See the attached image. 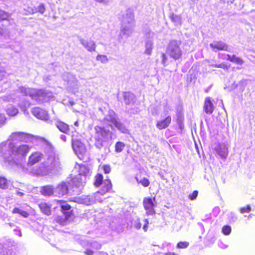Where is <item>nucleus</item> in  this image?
<instances>
[{"instance_id":"1","label":"nucleus","mask_w":255,"mask_h":255,"mask_svg":"<svg viewBox=\"0 0 255 255\" xmlns=\"http://www.w3.org/2000/svg\"><path fill=\"white\" fill-rule=\"evenodd\" d=\"M57 203L60 205L61 212L63 214L64 217L58 216L55 219L56 223L64 226L67 224V222L73 221L75 218L74 212L72 209L71 206L68 203L67 201L64 200H57Z\"/></svg>"},{"instance_id":"2","label":"nucleus","mask_w":255,"mask_h":255,"mask_svg":"<svg viewBox=\"0 0 255 255\" xmlns=\"http://www.w3.org/2000/svg\"><path fill=\"white\" fill-rule=\"evenodd\" d=\"M8 148L9 149L8 156H3L4 161L8 163L14 161L16 157L25 156L30 150V147L26 144H21L16 146L12 142L9 143Z\"/></svg>"},{"instance_id":"3","label":"nucleus","mask_w":255,"mask_h":255,"mask_svg":"<svg viewBox=\"0 0 255 255\" xmlns=\"http://www.w3.org/2000/svg\"><path fill=\"white\" fill-rule=\"evenodd\" d=\"M80 169L83 172L82 173L80 172L78 175L75 176L68 181L70 189H72L73 191L76 189L83 186L84 180H85L86 174L88 172V170L84 165L80 166Z\"/></svg>"},{"instance_id":"4","label":"nucleus","mask_w":255,"mask_h":255,"mask_svg":"<svg viewBox=\"0 0 255 255\" xmlns=\"http://www.w3.org/2000/svg\"><path fill=\"white\" fill-rule=\"evenodd\" d=\"M72 146L79 158L83 160L87 155V149L86 145L80 139H72Z\"/></svg>"},{"instance_id":"5","label":"nucleus","mask_w":255,"mask_h":255,"mask_svg":"<svg viewBox=\"0 0 255 255\" xmlns=\"http://www.w3.org/2000/svg\"><path fill=\"white\" fill-rule=\"evenodd\" d=\"M143 206L147 215H154L155 214L154 207L156 206L155 197L153 198L148 197L143 199Z\"/></svg>"},{"instance_id":"6","label":"nucleus","mask_w":255,"mask_h":255,"mask_svg":"<svg viewBox=\"0 0 255 255\" xmlns=\"http://www.w3.org/2000/svg\"><path fill=\"white\" fill-rule=\"evenodd\" d=\"M46 96L47 94L44 90L32 88L29 97L34 100L43 101Z\"/></svg>"},{"instance_id":"7","label":"nucleus","mask_w":255,"mask_h":255,"mask_svg":"<svg viewBox=\"0 0 255 255\" xmlns=\"http://www.w3.org/2000/svg\"><path fill=\"white\" fill-rule=\"evenodd\" d=\"M210 46L215 52L219 51H230L229 45L222 41H214L210 44Z\"/></svg>"},{"instance_id":"8","label":"nucleus","mask_w":255,"mask_h":255,"mask_svg":"<svg viewBox=\"0 0 255 255\" xmlns=\"http://www.w3.org/2000/svg\"><path fill=\"white\" fill-rule=\"evenodd\" d=\"M43 158V154L39 151L32 152L29 156L27 164L28 166H32L33 165L40 162Z\"/></svg>"},{"instance_id":"9","label":"nucleus","mask_w":255,"mask_h":255,"mask_svg":"<svg viewBox=\"0 0 255 255\" xmlns=\"http://www.w3.org/2000/svg\"><path fill=\"white\" fill-rule=\"evenodd\" d=\"M168 50L170 56L175 60L178 59L181 57L182 52L177 44L171 45Z\"/></svg>"},{"instance_id":"10","label":"nucleus","mask_w":255,"mask_h":255,"mask_svg":"<svg viewBox=\"0 0 255 255\" xmlns=\"http://www.w3.org/2000/svg\"><path fill=\"white\" fill-rule=\"evenodd\" d=\"M215 110V107L213 104V100L210 97L205 98L203 106V110L206 114H212Z\"/></svg>"},{"instance_id":"11","label":"nucleus","mask_w":255,"mask_h":255,"mask_svg":"<svg viewBox=\"0 0 255 255\" xmlns=\"http://www.w3.org/2000/svg\"><path fill=\"white\" fill-rule=\"evenodd\" d=\"M171 117L168 116L164 119L158 121L156 124V127L159 130H162L168 128L171 123Z\"/></svg>"},{"instance_id":"12","label":"nucleus","mask_w":255,"mask_h":255,"mask_svg":"<svg viewBox=\"0 0 255 255\" xmlns=\"http://www.w3.org/2000/svg\"><path fill=\"white\" fill-rule=\"evenodd\" d=\"M38 207L42 214L47 216L51 215L52 205L51 204L45 202H42L38 204Z\"/></svg>"},{"instance_id":"13","label":"nucleus","mask_w":255,"mask_h":255,"mask_svg":"<svg viewBox=\"0 0 255 255\" xmlns=\"http://www.w3.org/2000/svg\"><path fill=\"white\" fill-rule=\"evenodd\" d=\"M70 189V187L68 181L61 182L57 187L58 194L62 196L67 194Z\"/></svg>"},{"instance_id":"14","label":"nucleus","mask_w":255,"mask_h":255,"mask_svg":"<svg viewBox=\"0 0 255 255\" xmlns=\"http://www.w3.org/2000/svg\"><path fill=\"white\" fill-rule=\"evenodd\" d=\"M96 134L99 137H104L108 135L110 130L106 129L103 127L96 126L95 127Z\"/></svg>"},{"instance_id":"15","label":"nucleus","mask_w":255,"mask_h":255,"mask_svg":"<svg viewBox=\"0 0 255 255\" xmlns=\"http://www.w3.org/2000/svg\"><path fill=\"white\" fill-rule=\"evenodd\" d=\"M56 126L62 132L67 134L70 132V128L68 125L61 121H58Z\"/></svg>"},{"instance_id":"16","label":"nucleus","mask_w":255,"mask_h":255,"mask_svg":"<svg viewBox=\"0 0 255 255\" xmlns=\"http://www.w3.org/2000/svg\"><path fill=\"white\" fill-rule=\"evenodd\" d=\"M40 193L43 196H50L54 194V189L50 185L44 186L41 187Z\"/></svg>"},{"instance_id":"17","label":"nucleus","mask_w":255,"mask_h":255,"mask_svg":"<svg viewBox=\"0 0 255 255\" xmlns=\"http://www.w3.org/2000/svg\"><path fill=\"white\" fill-rule=\"evenodd\" d=\"M123 98L125 103L127 105H128L133 102L135 96L132 93L129 92H125L123 93Z\"/></svg>"},{"instance_id":"18","label":"nucleus","mask_w":255,"mask_h":255,"mask_svg":"<svg viewBox=\"0 0 255 255\" xmlns=\"http://www.w3.org/2000/svg\"><path fill=\"white\" fill-rule=\"evenodd\" d=\"M32 113L36 118L41 120L45 119L46 118L45 112L38 108H34L32 111Z\"/></svg>"},{"instance_id":"19","label":"nucleus","mask_w":255,"mask_h":255,"mask_svg":"<svg viewBox=\"0 0 255 255\" xmlns=\"http://www.w3.org/2000/svg\"><path fill=\"white\" fill-rule=\"evenodd\" d=\"M227 56L228 60L236 64L242 65L244 63V61L241 58L237 57L235 54H233L232 56L229 54H227Z\"/></svg>"},{"instance_id":"20","label":"nucleus","mask_w":255,"mask_h":255,"mask_svg":"<svg viewBox=\"0 0 255 255\" xmlns=\"http://www.w3.org/2000/svg\"><path fill=\"white\" fill-rule=\"evenodd\" d=\"M81 203L86 205H90L93 203L92 198L90 195H83L80 198Z\"/></svg>"},{"instance_id":"21","label":"nucleus","mask_w":255,"mask_h":255,"mask_svg":"<svg viewBox=\"0 0 255 255\" xmlns=\"http://www.w3.org/2000/svg\"><path fill=\"white\" fill-rule=\"evenodd\" d=\"M95 178L94 185L97 187L100 186L103 182V176L102 174L101 173L97 174Z\"/></svg>"},{"instance_id":"22","label":"nucleus","mask_w":255,"mask_h":255,"mask_svg":"<svg viewBox=\"0 0 255 255\" xmlns=\"http://www.w3.org/2000/svg\"><path fill=\"white\" fill-rule=\"evenodd\" d=\"M12 213L13 214H19L21 216L27 218L29 216V213L25 211H22L19 208L15 207L12 210Z\"/></svg>"},{"instance_id":"23","label":"nucleus","mask_w":255,"mask_h":255,"mask_svg":"<svg viewBox=\"0 0 255 255\" xmlns=\"http://www.w3.org/2000/svg\"><path fill=\"white\" fill-rule=\"evenodd\" d=\"M125 144L122 141H117L115 145V150L116 152L120 153L124 149Z\"/></svg>"},{"instance_id":"24","label":"nucleus","mask_w":255,"mask_h":255,"mask_svg":"<svg viewBox=\"0 0 255 255\" xmlns=\"http://www.w3.org/2000/svg\"><path fill=\"white\" fill-rule=\"evenodd\" d=\"M112 188V184L110 179L107 178L104 182L103 186V190L105 192L109 191Z\"/></svg>"},{"instance_id":"25","label":"nucleus","mask_w":255,"mask_h":255,"mask_svg":"<svg viewBox=\"0 0 255 255\" xmlns=\"http://www.w3.org/2000/svg\"><path fill=\"white\" fill-rule=\"evenodd\" d=\"M32 89L21 87L19 89V91L23 96H30Z\"/></svg>"},{"instance_id":"26","label":"nucleus","mask_w":255,"mask_h":255,"mask_svg":"<svg viewBox=\"0 0 255 255\" xmlns=\"http://www.w3.org/2000/svg\"><path fill=\"white\" fill-rule=\"evenodd\" d=\"M8 181L4 177L0 176V188L2 189H7L8 187Z\"/></svg>"},{"instance_id":"27","label":"nucleus","mask_w":255,"mask_h":255,"mask_svg":"<svg viewBox=\"0 0 255 255\" xmlns=\"http://www.w3.org/2000/svg\"><path fill=\"white\" fill-rule=\"evenodd\" d=\"M136 180L138 182L140 183L144 187H148L150 184V181L147 178L143 177L141 180H138L137 178Z\"/></svg>"},{"instance_id":"28","label":"nucleus","mask_w":255,"mask_h":255,"mask_svg":"<svg viewBox=\"0 0 255 255\" xmlns=\"http://www.w3.org/2000/svg\"><path fill=\"white\" fill-rule=\"evenodd\" d=\"M212 66L214 68H221L224 70H228L230 67V65L226 63L223 62L219 64H213Z\"/></svg>"},{"instance_id":"29","label":"nucleus","mask_w":255,"mask_h":255,"mask_svg":"<svg viewBox=\"0 0 255 255\" xmlns=\"http://www.w3.org/2000/svg\"><path fill=\"white\" fill-rule=\"evenodd\" d=\"M7 113L10 116H14L18 113L17 109L13 107L7 109Z\"/></svg>"},{"instance_id":"30","label":"nucleus","mask_w":255,"mask_h":255,"mask_svg":"<svg viewBox=\"0 0 255 255\" xmlns=\"http://www.w3.org/2000/svg\"><path fill=\"white\" fill-rule=\"evenodd\" d=\"M96 59L103 63H105L108 61V58L105 55L98 54L96 57Z\"/></svg>"},{"instance_id":"31","label":"nucleus","mask_w":255,"mask_h":255,"mask_svg":"<svg viewBox=\"0 0 255 255\" xmlns=\"http://www.w3.org/2000/svg\"><path fill=\"white\" fill-rule=\"evenodd\" d=\"M189 246V243L186 241L179 242L176 247L178 249H186Z\"/></svg>"},{"instance_id":"32","label":"nucleus","mask_w":255,"mask_h":255,"mask_svg":"<svg viewBox=\"0 0 255 255\" xmlns=\"http://www.w3.org/2000/svg\"><path fill=\"white\" fill-rule=\"evenodd\" d=\"M222 232L225 235H229L231 232V227L229 225L224 226L222 229Z\"/></svg>"},{"instance_id":"33","label":"nucleus","mask_w":255,"mask_h":255,"mask_svg":"<svg viewBox=\"0 0 255 255\" xmlns=\"http://www.w3.org/2000/svg\"><path fill=\"white\" fill-rule=\"evenodd\" d=\"M85 47L89 51L92 52L95 51L96 45L94 42H90L89 43H87V44L85 45Z\"/></svg>"},{"instance_id":"34","label":"nucleus","mask_w":255,"mask_h":255,"mask_svg":"<svg viewBox=\"0 0 255 255\" xmlns=\"http://www.w3.org/2000/svg\"><path fill=\"white\" fill-rule=\"evenodd\" d=\"M240 212L242 214H244L245 213H249L251 211V207L250 205H248L246 207H243L240 209Z\"/></svg>"},{"instance_id":"35","label":"nucleus","mask_w":255,"mask_h":255,"mask_svg":"<svg viewBox=\"0 0 255 255\" xmlns=\"http://www.w3.org/2000/svg\"><path fill=\"white\" fill-rule=\"evenodd\" d=\"M8 14L3 11H0V21L8 19Z\"/></svg>"},{"instance_id":"36","label":"nucleus","mask_w":255,"mask_h":255,"mask_svg":"<svg viewBox=\"0 0 255 255\" xmlns=\"http://www.w3.org/2000/svg\"><path fill=\"white\" fill-rule=\"evenodd\" d=\"M198 195V191L195 190L191 194H190L188 195V198L191 200H194L197 198Z\"/></svg>"},{"instance_id":"37","label":"nucleus","mask_w":255,"mask_h":255,"mask_svg":"<svg viewBox=\"0 0 255 255\" xmlns=\"http://www.w3.org/2000/svg\"><path fill=\"white\" fill-rule=\"evenodd\" d=\"M45 11V8L43 4H39L37 8L36 12H39L41 14H43L44 13Z\"/></svg>"},{"instance_id":"38","label":"nucleus","mask_w":255,"mask_h":255,"mask_svg":"<svg viewBox=\"0 0 255 255\" xmlns=\"http://www.w3.org/2000/svg\"><path fill=\"white\" fill-rule=\"evenodd\" d=\"M102 168L106 174H108L111 171V168L110 165L106 164L102 166Z\"/></svg>"},{"instance_id":"39","label":"nucleus","mask_w":255,"mask_h":255,"mask_svg":"<svg viewBox=\"0 0 255 255\" xmlns=\"http://www.w3.org/2000/svg\"><path fill=\"white\" fill-rule=\"evenodd\" d=\"M6 122V118L4 114H0V128L3 126Z\"/></svg>"},{"instance_id":"40","label":"nucleus","mask_w":255,"mask_h":255,"mask_svg":"<svg viewBox=\"0 0 255 255\" xmlns=\"http://www.w3.org/2000/svg\"><path fill=\"white\" fill-rule=\"evenodd\" d=\"M144 225L143 226V229L145 232H146L148 229V221L147 219H144L143 220Z\"/></svg>"},{"instance_id":"41","label":"nucleus","mask_w":255,"mask_h":255,"mask_svg":"<svg viewBox=\"0 0 255 255\" xmlns=\"http://www.w3.org/2000/svg\"><path fill=\"white\" fill-rule=\"evenodd\" d=\"M116 127L119 129L121 130L123 128V125L120 122L118 121L116 124L114 125Z\"/></svg>"},{"instance_id":"42","label":"nucleus","mask_w":255,"mask_h":255,"mask_svg":"<svg viewBox=\"0 0 255 255\" xmlns=\"http://www.w3.org/2000/svg\"><path fill=\"white\" fill-rule=\"evenodd\" d=\"M134 227L138 230L141 228V224L139 220H137L134 224Z\"/></svg>"},{"instance_id":"43","label":"nucleus","mask_w":255,"mask_h":255,"mask_svg":"<svg viewBox=\"0 0 255 255\" xmlns=\"http://www.w3.org/2000/svg\"><path fill=\"white\" fill-rule=\"evenodd\" d=\"M24 134L23 132L16 131L12 133V135L14 136H21Z\"/></svg>"},{"instance_id":"44","label":"nucleus","mask_w":255,"mask_h":255,"mask_svg":"<svg viewBox=\"0 0 255 255\" xmlns=\"http://www.w3.org/2000/svg\"><path fill=\"white\" fill-rule=\"evenodd\" d=\"M151 50H152L151 45H149V47H146L145 53H147V54H150Z\"/></svg>"},{"instance_id":"45","label":"nucleus","mask_w":255,"mask_h":255,"mask_svg":"<svg viewBox=\"0 0 255 255\" xmlns=\"http://www.w3.org/2000/svg\"><path fill=\"white\" fill-rule=\"evenodd\" d=\"M162 61L163 63H165L166 62L167 58L165 53H162Z\"/></svg>"},{"instance_id":"46","label":"nucleus","mask_w":255,"mask_h":255,"mask_svg":"<svg viewBox=\"0 0 255 255\" xmlns=\"http://www.w3.org/2000/svg\"><path fill=\"white\" fill-rule=\"evenodd\" d=\"M85 253L87 255H93V252L90 250H87V251L85 252Z\"/></svg>"},{"instance_id":"47","label":"nucleus","mask_w":255,"mask_h":255,"mask_svg":"<svg viewBox=\"0 0 255 255\" xmlns=\"http://www.w3.org/2000/svg\"><path fill=\"white\" fill-rule=\"evenodd\" d=\"M110 122L114 124V125H115L116 123L118 122V121L116 119L113 118L110 120Z\"/></svg>"},{"instance_id":"48","label":"nucleus","mask_w":255,"mask_h":255,"mask_svg":"<svg viewBox=\"0 0 255 255\" xmlns=\"http://www.w3.org/2000/svg\"><path fill=\"white\" fill-rule=\"evenodd\" d=\"M163 255H178L175 253L167 252V253H165Z\"/></svg>"},{"instance_id":"49","label":"nucleus","mask_w":255,"mask_h":255,"mask_svg":"<svg viewBox=\"0 0 255 255\" xmlns=\"http://www.w3.org/2000/svg\"><path fill=\"white\" fill-rule=\"evenodd\" d=\"M5 146V144L4 143H1L0 144V152H1L3 148Z\"/></svg>"},{"instance_id":"50","label":"nucleus","mask_w":255,"mask_h":255,"mask_svg":"<svg viewBox=\"0 0 255 255\" xmlns=\"http://www.w3.org/2000/svg\"><path fill=\"white\" fill-rule=\"evenodd\" d=\"M16 194L17 195H19L20 196H22L23 195H24V193L20 191H18L17 192H16Z\"/></svg>"},{"instance_id":"51","label":"nucleus","mask_w":255,"mask_h":255,"mask_svg":"<svg viewBox=\"0 0 255 255\" xmlns=\"http://www.w3.org/2000/svg\"><path fill=\"white\" fill-rule=\"evenodd\" d=\"M74 125L76 126H79L78 122L77 121L75 122L74 123Z\"/></svg>"},{"instance_id":"52","label":"nucleus","mask_w":255,"mask_h":255,"mask_svg":"<svg viewBox=\"0 0 255 255\" xmlns=\"http://www.w3.org/2000/svg\"><path fill=\"white\" fill-rule=\"evenodd\" d=\"M63 137H64L63 139H64V140H65V138H66L65 136H64H64H63Z\"/></svg>"},{"instance_id":"53","label":"nucleus","mask_w":255,"mask_h":255,"mask_svg":"<svg viewBox=\"0 0 255 255\" xmlns=\"http://www.w3.org/2000/svg\"><path fill=\"white\" fill-rule=\"evenodd\" d=\"M104 1V0H99V1H100V2H102V1Z\"/></svg>"},{"instance_id":"54","label":"nucleus","mask_w":255,"mask_h":255,"mask_svg":"<svg viewBox=\"0 0 255 255\" xmlns=\"http://www.w3.org/2000/svg\"><path fill=\"white\" fill-rule=\"evenodd\" d=\"M96 146H98L99 148H100V146H98L97 144H96Z\"/></svg>"}]
</instances>
